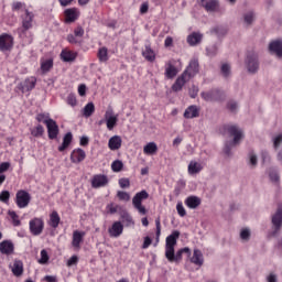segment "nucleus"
<instances>
[{
  "instance_id": "nucleus-38",
  "label": "nucleus",
  "mask_w": 282,
  "mask_h": 282,
  "mask_svg": "<svg viewBox=\"0 0 282 282\" xmlns=\"http://www.w3.org/2000/svg\"><path fill=\"white\" fill-rule=\"evenodd\" d=\"M98 58H99L100 63H107L109 61L107 47L99 48Z\"/></svg>"
},
{
  "instance_id": "nucleus-23",
  "label": "nucleus",
  "mask_w": 282,
  "mask_h": 282,
  "mask_svg": "<svg viewBox=\"0 0 282 282\" xmlns=\"http://www.w3.org/2000/svg\"><path fill=\"white\" fill-rule=\"evenodd\" d=\"M85 238V231L75 230L73 232V248H80V243H83V239Z\"/></svg>"
},
{
  "instance_id": "nucleus-17",
  "label": "nucleus",
  "mask_w": 282,
  "mask_h": 282,
  "mask_svg": "<svg viewBox=\"0 0 282 282\" xmlns=\"http://www.w3.org/2000/svg\"><path fill=\"white\" fill-rule=\"evenodd\" d=\"M46 129L50 140H55V138L58 137V124H56V121H54V119L47 122Z\"/></svg>"
},
{
  "instance_id": "nucleus-29",
  "label": "nucleus",
  "mask_w": 282,
  "mask_h": 282,
  "mask_svg": "<svg viewBox=\"0 0 282 282\" xmlns=\"http://www.w3.org/2000/svg\"><path fill=\"white\" fill-rule=\"evenodd\" d=\"M54 67V59L53 58H47V59H42L41 61V72L42 74H47L50 69Z\"/></svg>"
},
{
  "instance_id": "nucleus-3",
  "label": "nucleus",
  "mask_w": 282,
  "mask_h": 282,
  "mask_svg": "<svg viewBox=\"0 0 282 282\" xmlns=\"http://www.w3.org/2000/svg\"><path fill=\"white\" fill-rule=\"evenodd\" d=\"M22 28L20 29V36H25L28 30H32L34 25V12L25 9L24 14L21 15Z\"/></svg>"
},
{
  "instance_id": "nucleus-19",
  "label": "nucleus",
  "mask_w": 282,
  "mask_h": 282,
  "mask_svg": "<svg viewBox=\"0 0 282 282\" xmlns=\"http://www.w3.org/2000/svg\"><path fill=\"white\" fill-rule=\"evenodd\" d=\"M85 158H87V154L85 153V150H83V149H76L70 154V160L75 164L83 162V160H85Z\"/></svg>"
},
{
  "instance_id": "nucleus-25",
  "label": "nucleus",
  "mask_w": 282,
  "mask_h": 282,
  "mask_svg": "<svg viewBox=\"0 0 282 282\" xmlns=\"http://www.w3.org/2000/svg\"><path fill=\"white\" fill-rule=\"evenodd\" d=\"M11 272L14 276H21L23 274V261L14 260L13 264L11 265Z\"/></svg>"
},
{
  "instance_id": "nucleus-45",
  "label": "nucleus",
  "mask_w": 282,
  "mask_h": 282,
  "mask_svg": "<svg viewBox=\"0 0 282 282\" xmlns=\"http://www.w3.org/2000/svg\"><path fill=\"white\" fill-rule=\"evenodd\" d=\"M117 197H118L121 202H129V199H131V196L129 195V193L122 192V191H119V192L117 193Z\"/></svg>"
},
{
  "instance_id": "nucleus-21",
  "label": "nucleus",
  "mask_w": 282,
  "mask_h": 282,
  "mask_svg": "<svg viewBox=\"0 0 282 282\" xmlns=\"http://www.w3.org/2000/svg\"><path fill=\"white\" fill-rule=\"evenodd\" d=\"M270 52L279 56V58H282V41L276 40L270 43L269 45Z\"/></svg>"
},
{
  "instance_id": "nucleus-20",
  "label": "nucleus",
  "mask_w": 282,
  "mask_h": 282,
  "mask_svg": "<svg viewBox=\"0 0 282 282\" xmlns=\"http://www.w3.org/2000/svg\"><path fill=\"white\" fill-rule=\"evenodd\" d=\"M122 147V138L120 135H113L108 141V149L110 151H118Z\"/></svg>"
},
{
  "instance_id": "nucleus-47",
  "label": "nucleus",
  "mask_w": 282,
  "mask_h": 282,
  "mask_svg": "<svg viewBox=\"0 0 282 282\" xmlns=\"http://www.w3.org/2000/svg\"><path fill=\"white\" fill-rule=\"evenodd\" d=\"M0 202L3 204H8L10 202V192L9 191H2L0 193Z\"/></svg>"
},
{
  "instance_id": "nucleus-31",
  "label": "nucleus",
  "mask_w": 282,
  "mask_h": 282,
  "mask_svg": "<svg viewBox=\"0 0 282 282\" xmlns=\"http://www.w3.org/2000/svg\"><path fill=\"white\" fill-rule=\"evenodd\" d=\"M202 171V163L196 161H191L188 164V173L189 175H196V173H199Z\"/></svg>"
},
{
  "instance_id": "nucleus-51",
  "label": "nucleus",
  "mask_w": 282,
  "mask_h": 282,
  "mask_svg": "<svg viewBox=\"0 0 282 282\" xmlns=\"http://www.w3.org/2000/svg\"><path fill=\"white\" fill-rule=\"evenodd\" d=\"M122 221H124L127 226H133V218L128 213L122 215Z\"/></svg>"
},
{
  "instance_id": "nucleus-7",
  "label": "nucleus",
  "mask_w": 282,
  "mask_h": 282,
  "mask_svg": "<svg viewBox=\"0 0 282 282\" xmlns=\"http://www.w3.org/2000/svg\"><path fill=\"white\" fill-rule=\"evenodd\" d=\"M14 47V37L8 33L0 35V52H10Z\"/></svg>"
},
{
  "instance_id": "nucleus-1",
  "label": "nucleus",
  "mask_w": 282,
  "mask_h": 282,
  "mask_svg": "<svg viewBox=\"0 0 282 282\" xmlns=\"http://www.w3.org/2000/svg\"><path fill=\"white\" fill-rule=\"evenodd\" d=\"M180 239V231L174 230L165 239V258L170 263H180L182 261V254H191V249L188 247L182 248L175 253V247L177 246V240Z\"/></svg>"
},
{
  "instance_id": "nucleus-41",
  "label": "nucleus",
  "mask_w": 282,
  "mask_h": 282,
  "mask_svg": "<svg viewBox=\"0 0 282 282\" xmlns=\"http://www.w3.org/2000/svg\"><path fill=\"white\" fill-rule=\"evenodd\" d=\"M47 261H50V256L47 254V251L43 249L41 251V258L39 259V263H41L42 265H45Z\"/></svg>"
},
{
  "instance_id": "nucleus-24",
  "label": "nucleus",
  "mask_w": 282,
  "mask_h": 282,
  "mask_svg": "<svg viewBox=\"0 0 282 282\" xmlns=\"http://www.w3.org/2000/svg\"><path fill=\"white\" fill-rule=\"evenodd\" d=\"M191 262L194 263V265H204V254H202V251L199 249L194 250L193 257L191 258Z\"/></svg>"
},
{
  "instance_id": "nucleus-33",
  "label": "nucleus",
  "mask_w": 282,
  "mask_h": 282,
  "mask_svg": "<svg viewBox=\"0 0 282 282\" xmlns=\"http://www.w3.org/2000/svg\"><path fill=\"white\" fill-rule=\"evenodd\" d=\"M61 224V216H58V212H52L50 215V226L52 228H58V225Z\"/></svg>"
},
{
  "instance_id": "nucleus-63",
  "label": "nucleus",
  "mask_w": 282,
  "mask_h": 282,
  "mask_svg": "<svg viewBox=\"0 0 282 282\" xmlns=\"http://www.w3.org/2000/svg\"><path fill=\"white\" fill-rule=\"evenodd\" d=\"M67 41H68V43H72L73 45H76V43H80V42L78 41V39L76 37V35H74V34H69V35L67 36Z\"/></svg>"
},
{
  "instance_id": "nucleus-54",
  "label": "nucleus",
  "mask_w": 282,
  "mask_h": 282,
  "mask_svg": "<svg viewBox=\"0 0 282 282\" xmlns=\"http://www.w3.org/2000/svg\"><path fill=\"white\" fill-rule=\"evenodd\" d=\"M119 186L120 188H129V186H131V183L129 182V178H120Z\"/></svg>"
},
{
  "instance_id": "nucleus-49",
  "label": "nucleus",
  "mask_w": 282,
  "mask_h": 282,
  "mask_svg": "<svg viewBox=\"0 0 282 282\" xmlns=\"http://www.w3.org/2000/svg\"><path fill=\"white\" fill-rule=\"evenodd\" d=\"M66 102H67V105H70V107H76V105H77L76 95L69 94L67 96Z\"/></svg>"
},
{
  "instance_id": "nucleus-26",
  "label": "nucleus",
  "mask_w": 282,
  "mask_h": 282,
  "mask_svg": "<svg viewBox=\"0 0 282 282\" xmlns=\"http://www.w3.org/2000/svg\"><path fill=\"white\" fill-rule=\"evenodd\" d=\"M61 58L64 63H72V61H76V53L69 50H63Z\"/></svg>"
},
{
  "instance_id": "nucleus-5",
  "label": "nucleus",
  "mask_w": 282,
  "mask_h": 282,
  "mask_svg": "<svg viewBox=\"0 0 282 282\" xmlns=\"http://www.w3.org/2000/svg\"><path fill=\"white\" fill-rule=\"evenodd\" d=\"M31 199L32 196L30 195V193L23 189L18 191L15 194V203L18 208H28V206H30Z\"/></svg>"
},
{
  "instance_id": "nucleus-16",
  "label": "nucleus",
  "mask_w": 282,
  "mask_h": 282,
  "mask_svg": "<svg viewBox=\"0 0 282 282\" xmlns=\"http://www.w3.org/2000/svg\"><path fill=\"white\" fill-rule=\"evenodd\" d=\"M123 230H124V226H122V223L116 221L108 229V232H109L110 237L118 238V237H120V235H122Z\"/></svg>"
},
{
  "instance_id": "nucleus-35",
  "label": "nucleus",
  "mask_w": 282,
  "mask_h": 282,
  "mask_svg": "<svg viewBox=\"0 0 282 282\" xmlns=\"http://www.w3.org/2000/svg\"><path fill=\"white\" fill-rule=\"evenodd\" d=\"M72 132H68L65 134V137L63 138V143L62 145L58 147V151L63 152L65 151V149H67V147H69V144H72Z\"/></svg>"
},
{
  "instance_id": "nucleus-12",
  "label": "nucleus",
  "mask_w": 282,
  "mask_h": 282,
  "mask_svg": "<svg viewBox=\"0 0 282 282\" xmlns=\"http://www.w3.org/2000/svg\"><path fill=\"white\" fill-rule=\"evenodd\" d=\"M188 80H191V77L187 76L186 73H183L180 77H177V79L173 84V91H182V87H184V85H186Z\"/></svg>"
},
{
  "instance_id": "nucleus-36",
  "label": "nucleus",
  "mask_w": 282,
  "mask_h": 282,
  "mask_svg": "<svg viewBox=\"0 0 282 282\" xmlns=\"http://www.w3.org/2000/svg\"><path fill=\"white\" fill-rule=\"evenodd\" d=\"M94 111H96V106H94V102H88L83 109L85 118H90V116L94 115Z\"/></svg>"
},
{
  "instance_id": "nucleus-37",
  "label": "nucleus",
  "mask_w": 282,
  "mask_h": 282,
  "mask_svg": "<svg viewBox=\"0 0 282 282\" xmlns=\"http://www.w3.org/2000/svg\"><path fill=\"white\" fill-rule=\"evenodd\" d=\"M44 133L45 128H43V126L41 124H37L35 128L31 129V135H33V138H41Z\"/></svg>"
},
{
  "instance_id": "nucleus-34",
  "label": "nucleus",
  "mask_w": 282,
  "mask_h": 282,
  "mask_svg": "<svg viewBox=\"0 0 282 282\" xmlns=\"http://www.w3.org/2000/svg\"><path fill=\"white\" fill-rule=\"evenodd\" d=\"M165 76L166 78H175L177 76V68L169 63L165 67Z\"/></svg>"
},
{
  "instance_id": "nucleus-40",
  "label": "nucleus",
  "mask_w": 282,
  "mask_h": 282,
  "mask_svg": "<svg viewBox=\"0 0 282 282\" xmlns=\"http://www.w3.org/2000/svg\"><path fill=\"white\" fill-rule=\"evenodd\" d=\"M122 166H124V165L122 164V161H120V160H117V161L112 162V164H111V169H112L113 173H120V171H122Z\"/></svg>"
},
{
  "instance_id": "nucleus-43",
  "label": "nucleus",
  "mask_w": 282,
  "mask_h": 282,
  "mask_svg": "<svg viewBox=\"0 0 282 282\" xmlns=\"http://www.w3.org/2000/svg\"><path fill=\"white\" fill-rule=\"evenodd\" d=\"M220 72H221L224 78H228V76H230V64H226V63L223 64Z\"/></svg>"
},
{
  "instance_id": "nucleus-46",
  "label": "nucleus",
  "mask_w": 282,
  "mask_h": 282,
  "mask_svg": "<svg viewBox=\"0 0 282 282\" xmlns=\"http://www.w3.org/2000/svg\"><path fill=\"white\" fill-rule=\"evenodd\" d=\"M9 215H10V217L12 219L13 226H15V227L17 226H21V220L19 219V215H17L15 212H10Z\"/></svg>"
},
{
  "instance_id": "nucleus-27",
  "label": "nucleus",
  "mask_w": 282,
  "mask_h": 282,
  "mask_svg": "<svg viewBox=\"0 0 282 282\" xmlns=\"http://www.w3.org/2000/svg\"><path fill=\"white\" fill-rule=\"evenodd\" d=\"M198 116H199V108H197V106H189L184 112V118H187V119L197 118Z\"/></svg>"
},
{
  "instance_id": "nucleus-39",
  "label": "nucleus",
  "mask_w": 282,
  "mask_h": 282,
  "mask_svg": "<svg viewBox=\"0 0 282 282\" xmlns=\"http://www.w3.org/2000/svg\"><path fill=\"white\" fill-rule=\"evenodd\" d=\"M37 122H44V124H47L48 121H52L53 119L50 118V113H39L36 116Z\"/></svg>"
},
{
  "instance_id": "nucleus-55",
  "label": "nucleus",
  "mask_w": 282,
  "mask_h": 282,
  "mask_svg": "<svg viewBox=\"0 0 282 282\" xmlns=\"http://www.w3.org/2000/svg\"><path fill=\"white\" fill-rule=\"evenodd\" d=\"M197 94H199V88L197 86L193 85L189 88V96H191V98H197Z\"/></svg>"
},
{
  "instance_id": "nucleus-60",
  "label": "nucleus",
  "mask_w": 282,
  "mask_h": 282,
  "mask_svg": "<svg viewBox=\"0 0 282 282\" xmlns=\"http://www.w3.org/2000/svg\"><path fill=\"white\" fill-rule=\"evenodd\" d=\"M281 143H282V134H279L273 139L274 149H279V147H281Z\"/></svg>"
},
{
  "instance_id": "nucleus-58",
  "label": "nucleus",
  "mask_w": 282,
  "mask_h": 282,
  "mask_svg": "<svg viewBox=\"0 0 282 282\" xmlns=\"http://www.w3.org/2000/svg\"><path fill=\"white\" fill-rule=\"evenodd\" d=\"M240 238L245 241H248L250 239V230L249 229H242L240 232Z\"/></svg>"
},
{
  "instance_id": "nucleus-6",
  "label": "nucleus",
  "mask_w": 282,
  "mask_h": 282,
  "mask_svg": "<svg viewBox=\"0 0 282 282\" xmlns=\"http://www.w3.org/2000/svg\"><path fill=\"white\" fill-rule=\"evenodd\" d=\"M105 122L108 131H113L118 124V115L113 112V108H108L105 112Z\"/></svg>"
},
{
  "instance_id": "nucleus-9",
  "label": "nucleus",
  "mask_w": 282,
  "mask_h": 282,
  "mask_svg": "<svg viewBox=\"0 0 282 282\" xmlns=\"http://www.w3.org/2000/svg\"><path fill=\"white\" fill-rule=\"evenodd\" d=\"M109 184V177L107 175L97 174L91 180L93 188H105Z\"/></svg>"
},
{
  "instance_id": "nucleus-50",
  "label": "nucleus",
  "mask_w": 282,
  "mask_h": 282,
  "mask_svg": "<svg viewBox=\"0 0 282 282\" xmlns=\"http://www.w3.org/2000/svg\"><path fill=\"white\" fill-rule=\"evenodd\" d=\"M228 31L226 30V28L224 26H217L214 29V34H216L218 37L219 36H225V34L227 33Z\"/></svg>"
},
{
  "instance_id": "nucleus-2",
  "label": "nucleus",
  "mask_w": 282,
  "mask_h": 282,
  "mask_svg": "<svg viewBox=\"0 0 282 282\" xmlns=\"http://www.w3.org/2000/svg\"><path fill=\"white\" fill-rule=\"evenodd\" d=\"M225 131L230 138H234L232 142L229 144L227 143L224 150L227 155H230V149H232V147H237V144H239L243 139V131L235 124L225 126Z\"/></svg>"
},
{
  "instance_id": "nucleus-48",
  "label": "nucleus",
  "mask_w": 282,
  "mask_h": 282,
  "mask_svg": "<svg viewBox=\"0 0 282 282\" xmlns=\"http://www.w3.org/2000/svg\"><path fill=\"white\" fill-rule=\"evenodd\" d=\"M269 177H270L271 182H275V183L279 182V180H280L279 173L274 169H271L269 171Z\"/></svg>"
},
{
  "instance_id": "nucleus-53",
  "label": "nucleus",
  "mask_w": 282,
  "mask_h": 282,
  "mask_svg": "<svg viewBox=\"0 0 282 282\" xmlns=\"http://www.w3.org/2000/svg\"><path fill=\"white\" fill-rule=\"evenodd\" d=\"M155 226H156V241L160 240V236L162 235V225L160 223V218L155 220Z\"/></svg>"
},
{
  "instance_id": "nucleus-11",
  "label": "nucleus",
  "mask_w": 282,
  "mask_h": 282,
  "mask_svg": "<svg viewBox=\"0 0 282 282\" xmlns=\"http://www.w3.org/2000/svg\"><path fill=\"white\" fill-rule=\"evenodd\" d=\"M247 67L251 74H254L259 69V59L254 53L247 56Z\"/></svg>"
},
{
  "instance_id": "nucleus-61",
  "label": "nucleus",
  "mask_w": 282,
  "mask_h": 282,
  "mask_svg": "<svg viewBox=\"0 0 282 282\" xmlns=\"http://www.w3.org/2000/svg\"><path fill=\"white\" fill-rule=\"evenodd\" d=\"M225 95L221 90H215L214 91V100H224Z\"/></svg>"
},
{
  "instance_id": "nucleus-13",
  "label": "nucleus",
  "mask_w": 282,
  "mask_h": 282,
  "mask_svg": "<svg viewBox=\"0 0 282 282\" xmlns=\"http://www.w3.org/2000/svg\"><path fill=\"white\" fill-rule=\"evenodd\" d=\"M0 252L1 254H14V243L12 240H3L0 242Z\"/></svg>"
},
{
  "instance_id": "nucleus-28",
  "label": "nucleus",
  "mask_w": 282,
  "mask_h": 282,
  "mask_svg": "<svg viewBox=\"0 0 282 282\" xmlns=\"http://www.w3.org/2000/svg\"><path fill=\"white\" fill-rule=\"evenodd\" d=\"M143 153L145 155H155L158 153V144L155 142H149L144 145Z\"/></svg>"
},
{
  "instance_id": "nucleus-18",
  "label": "nucleus",
  "mask_w": 282,
  "mask_h": 282,
  "mask_svg": "<svg viewBox=\"0 0 282 282\" xmlns=\"http://www.w3.org/2000/svg\"><path fill=\"white\" fill-rule=\"evenodd\" d=\"M65 19L66 23H74L80 17V12H78V9L72 8V9H66L65 12Z\"/></svg>"
},
{
  "instance_id": "nucleus-56",
  "label": "nucleus",
  "mask_w": 282,
  "mask_h": 282,
  "mask_svg": "<svg viewBox=\"0 0 282 282\" xmlns=\"http://www.w3.org/2000/svg\"><path fill=\"white\" fill-rule=\"evenodd\" d=\"M237 107H238L237 101L230 100L227 104V109H229V111H231L232 113H235V111H237Z\"/></svg>"
},
{
  "instance_id": "nucleus-42",
  "label": "nucleus",
  "mask_w": 282,
  "mask_h": 282,
  "mask_svg": "<svg viewBox=\"0 0 282 282\" xmlns=\"http://www.w3.org/2000/svg\"><path fill=\"white\" fill-rule=\"evenodd\" d=\"M200 6H203L207 12H213V0H200Z\"/></svg>"
},
{
  "instance_id": "nucleus-30",
  "label": "nucleus",
  "mask_w": 282,
  "mask_h": 282,
  "mask_svg": "<svg viewBox=\"0 0 282 282\" xmlns=\"http://www.w3.org/2000/svg\"><path fill=\"white\" fill-rule=\"evenodd\" d=\"M185 204L188 208L195 209L202 204V199L197 196H189L186 198Z\"/></svg>"
},
{
  "instance_id": "nucleus-57",
  "label": "nucleus",
  "mask_w": 282,
  "mask_h": 282,
  "mask_svg": "<svg viewBox=\"0 0 282 282\" xmlns=\"http://www.w3.org/2000/svg\"><path fill=\"white\" fill-rule=\"evenodd\" d=\"M74 35L77 37V39H80L85 35V30L82 28V26H77L74 31Z\"/></svg>"
},
{
  "instance_id": "nucleus-52",
  "label": "nucleus",
  "mask_w": 282,
  "mask_h": 282,
  "mask_svg": "<svg viewBox=\"0 0 282 282\" xmlns=\"http://www.w3.org/2000/svg\"><path fill=\"white\" fill-rule=\"evenodd\" d=\"M176 210L180 217H186V209L184 208V205H182V203H177Z\"/></svg>"
},
{
  "instance_id": "nucleus-32",
  "label": "nucleus",
  "mask_w": 282,
  "mask_h": 282,
  "mask_svg": "<svg viewBox=\"0 0 282 282\" xmlns=\"http://www.w3.org/2000/svg\"><path fill=\"white\" fill-rule=\"evenodd\" d=\"M142 56L145 61H149V63H153V61H155V52L151 50V46H145V50L142 51Z\"/></svg>"
},
{
  "instance_id": "nucleus-59",
  "label": "nucleus",
  "mask_w": 282,
  "mask_h": 282,
  "mask_svg": "<svg viewBox=\"0 0 282 282\" xmlns=\"http://www.w3.org/2000/svg\"><path fill=\"white\" fill-rule=\"evenodd\" d=\"M10 169V162H3L0 164V175H3Z\"/></svg>"
},
{
  "instance_id": "nucleus-14",
  "label": "nucleus",
  "mask_w": 282,
  "mask_h": 282,
  "mask_svg": "<svg viewBox=\"0 0 282 282\" xmlns=\"http://www.w3.org/2000/svg\"><path fill=\"white\" fill-rule=\"evenodd\" d=\"M34 87H36L35 77H29L22 84H20V89L23 94H25V91H32Z\"/></svg>"
},
{
  "instance_id": "nucleus-10",
  "label": "nucleus",
  "mask_w": 282,
  "mask_h": 282,
  "mask_svg": "<svg viewBox=\"0 0 282 282\" xmlns=\"http://www.w3.org/2000/svg\"><path fill=\"white\" fill-rule=\"evenodd\" d=\"M272 224H273V237L279 234L282 227V207H279L276 213L272 216Z\"/></svg>"
},
{
  "instance_id": "nucleus-4",
  "label": "nucleus",
  "mask_w": 282,
  "mask_h": 282,
  "mask_svg": "<svg viewBox=\"0 0 282 282\" xmlns=\"http://www.w3.org/2000/svg\"><path fill=\"white\" fill-rule=\"evenodd\" d=\"M144 199H149V192L145 189L138 192L132 198V206H134L140 215H147V208L142 205Z\"/></svg>"
},
{
  "instance_id": "nucleus-22",
  "label": "nucleus",
  "mask_w": 282,
  "mask_h": 282,
  "mask_svg": "<svg viewBox=\"0 0 282 282\" xmlns=\"http://www.w3.org/2000/svg\"><path fill=\"white\" fill-rule=\"evenodd\" d=\"M203 35L199 32H193L187 36V43L192 47H195V45H199L202 43Z\"/></svg>"
},
{
  "instance_id": "nucleus-15",
  "label": "nucleus",
  "mask_w": 282,
  "mask_h": 282,
  "mask_svg": "<svg viewBox=\"0 0 282 282\" xmlns=\"http://www.w3.org/2000/svg\"><path fill=\"white\" fill-rule=\"evenodd\" d=\"M197 72H199V62L194 58L189 62L187 68L184 70V73H186V75L189 78H193V76H195L197 74Z\"/></svg>"
},
{
  "instance_id": "nucleus-62",
  "label": "nucleus",
  "mask_w": 282,
  "mask_h": 282,
  "mask_svg": "<svg viewBox=\"0 0 282 282\" xmlns=\"http://www.w3.org/2000/svg\"><path fill=\"white\" fill-rule=\"evenodd\" d=\"M77 263H78V257L77 256H72L69 258V260L67 261L68 267L76 265Z\"/></svg>"
},
{
  "instance_id": "nucleus-64",
  "label": "nucleus",
  "mask_w": 282,
  "mask_h": 282,
  "mask_svg": "<svg viewBox=\"0 0 282 282\" xmlns=\"http://www.w3.org/2000/svg\"><path fill=\"white\" fill-rule=\"evenodd\" d=\"M164 46L165 47H173V37L167 36L164 41Z\"/></svg>"
},
{
  "instance_id": "nucleus-8",
  "label": "nucleus",
  "mask_w": 282,
  "mask_h": 282,
  "mask_svg": "<svg viewBox=\"0 0 282 282\" xmlns=\"http://www.w3.org/2000/svg\"><path fill=\"white\" fill-rule=\"evenodd\" d=\"M30 232L34 235V237H39L43 232V228H45V223L41 218H33L29 223Z\"/></svg>"
},
{
  "instance_id": "nucleus-44",
  "label": "nucleus",
  "mask_w": 282,
  "mask_h": 282,
  "mask_svg": "<svg viewBox=\"0 0 282 282\" xmlns=\"http://www.w3.org/2000/svg\"><path fill=\"white\" fill-rule=\"evenodd\" d=\"M243 19L247 25H252V21H254V12L249 11L248 13L245 14Z\"/></svg>"
}]
</instances>
